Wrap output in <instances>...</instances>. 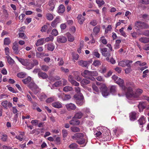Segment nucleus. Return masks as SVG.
Instances as JSON below:
<instances>
[{
  "label": "nucleus",
  "instance_id": "nucleus-40",
  "mask_svg": "<svg viewBox=\"0 0 149 149\" xmlns=\"http://www.w3.org/2000/svg\"><path fill=\"white\" fill-rule=\"evenodd\" d=\"M26 74L23 72H21L17 74V76L20 78H23L26 77Z\"/></svg>",
  "mask_w": 149,
  "mask_h": 149
},
{
  "label": "nucleus",
  "instance_id": "nucleus-23",
  "mask_svg": "<svg viewBox=\"0 0 149 149\" xmlns=\"http://www.w3.org/2000/svg\"><path fill=\"white\" fill-rule=\"evenodd\" d=\"M65 10V7L62 4L58 8V13H63Z\"/></svg>",
  "mask_w": 149,
  "mask_h": 149
},
{
  "label": "nucleus",
  "instance_id": "nucleus-31",
  "mask_svg": "<svg viewBox=\"0 0 149 149\" xmlns=\"http://www.w3.org/2000/svg\"><path fill=\"white\" fill-rule=\"evenodd\" d=\"M83 115V113L79 111L76 113L74 117L75 118L80 119L82 117Z\"/></svg>",
  "mask_w": 149,
  "mask_h": 149
},
{
  "label": "nucleus",
  "instance_id": "nucleus-14",
  "mask_svg": "<svg viewBox=\"0 0 149 149\" xmlns=\"http://www.w3.org/2000/svg\"><path fill=\"white\" fill-rule=\"evenodd\" d=\"M38 64V61L34 59L33 60V62L30 63V66L28 67V69L30 70L32 69L34 66L37 65Z\"/></svg>",
  "mask_w": 149,
  "mask_h": 149
},
{
  "label": "nucleus",
  "instance_id": "nucleus-44",
  "mask_svg": "<svg viewBox=\"0 0 149 149\" xmlns=\"http://www.w3.org/2000/svg\"><path fill=\"white\" fill-rule=\"evenodd\" d=\"M71 129L72 132H79L80 130L79 128L75 127H72Z\"/></svg>",
  "mask_w": 149,
  "mask_h": 149
},
{
  "label": "nucleus",
  "instance_id": "nucleus-27",
  "mask_svg": "<svg viewBox=\"0 0 149 149\" xmlns=\"http://www.w3.org/2000/svg\"><path fill=\"white\" fill-rule=\"evenodd\" d=\"M136 113L134 112L130 113V117L131 120H134L136 119Z\"/></svg>",
  "mask_w": 149,
  "mask_h": 149
},
{
  "label": "nucleus",
  "instance_id": "nucleus-24",
  "mask_svg": "<svg viewBox=\"0 0 149 149\" xmlns=\"http://www.w3.org/2000/svg\"><path fill=\"white\" fill-rule=\"evenodd\" d=\"M38 75L39 78H42L43 79H45L48 77L47 75L44 72H39Z\"/></svg>",
  "mask_w": 149,
  "mask_h": 149
},
{
  "label": "nucleus",
  "instance_id": "nucleus-64",
  "mask_svg": "<svg viewBox=\"0 0 149 149\" xmlns=\"http://www.w3.org/2000/svg\"><path fill=\"white\" fill-rule=\"evenodd\" d=\"M90 24L93 26H95L97 24V21L96 20H93L91 21Z\"/></svg>",
  "mask_w": 149,
  "mask_h": 149
},
{
  "label": "nucleus",
  "instance_id": "nucleus-28",
  "mask_svg": "<svg viewBox=\"0 0 149 149\" xmlns=\"http://www.w3.org/2000/svg\"><path fill=\"white\" fill-rule=\"evenodd\" d=\"M44 38V39L45 43L50 41H52L53 40L54 37L50 35L49 37Z\"/></svg>",
  "mask_w": 149,
  "mask_h": 149
},
{
  "label": "nucleus",
  "instance_id": "nucleus-7",
  "mask_svg": "<svg viewBox=\"0 0 149 149\" xmlns=\"http://www.w3.org/2000/svg\"><path fill=\"white\" fill-rule=\"evenodd\" d=\"M82 76L92 81H94L95 78L92 77L91 74V71L87 70H85L82 74Z\"/></svg>",
  "mask_w": 149,
  "mask_h": 149
},
{
  "label": "nucleus",
  "instance_id": "nucleus-48",
  "mask_svg": "<svg viewBox=\"0 0 149 149\" xmlns=\"http://www.w3.org/2000/svg\"><path fill=\"white\" fill-rule=\"evenodd\" d=\"M51 34L55 36H56L58 34V32L56 29H54L52 31Z\"/></svg>",
  "mask_w": 149,
  "mask_h": 149
},
{
  "label": "nucleus",
  "instance_id": "nucleus-61",
  "mask_svg": "<svg viewBox=\"0 0 149 149\" xmlns=\"http://www.w3.org/2000/svg\"><path fill=\"white\" fill-rule=\"evenodd\" d=\"M93 31L96 33H97L99 32L100 31V29L97 26L94 27L93 29Z\"/></svg>",
  "mask_w": 149,
  "mask_h": 149
},
{
  "label": "nucleus",
  "instance_id": "nucleus-53",
  "mask_svg": "<svg viewBox=\"0 0 149 149\" xmlns=\"http://www.w3.org/2000/svg\"><path fill=\"white\" fill-rule=\"evenodd\" d=\"M77 147V145L75 143H72L69 146V147L70 148L74 149L76 148Z\"/></svg>",
  "mask_w": 149,
  "mask_h": 149
},
{
  "label": "nucleus",
  "instance_id": "nucleus-37",
  "mask_svg": "<svg viewBox=\"0 0 149 149\" xmlns=\"http://www.w3.org/2000/svg\"><path fill=\"white\" fill-rule=\"evenodd\" d=\"M11 42V40L8 38H6L4 40V44L5 45H8Z\"/></svg>",
  "mask_w": 149,
  "mask_h": 149
},
{
  "label": "nucleus",
  "instance_id": "nucleus-33",
  "mask_svg": "<svg viewBox=\"0 0 149 149\" xmlns=\"http://www.w3.org/2000/svg\"><path fill=\"white\" fill-rule=\"evenodd\" d=\"M110 89L111 93H114L116 91L117 88L116 86L112 85L110 86Z\"/></svg>",
  "mask_w": 149,
  "mask_h": 149
},
{
  "label": "nucleus",
  "instance_id": "nucleus-41",
  "mask_svg": "<svg viewBox=\"0 0 149 149\" xmlns=\"http://www.w3.org/2000/svg\"><path fill=\"white\" fill-rule=\"evenodd\" d=\"M125 66H127L128 67H131V65L133 62V61L132 60H125Z\"/></svg>",
  "mask_w": 149,
  "mask_h": 149
},
{
  "label": "nucleus",
  "instance_id": "nucleus-25",
  "mask_svg": "<svg viewBox=\"0 0 149 149\" xmlns=\"http://www.w3.org/2000/svg\"><path fill=\"white\" fill-rule=\"evenodd\" d=\"M139 40L144 43L149 42V38L147 37H142L140 38Z\"/></svg>",
  "mask_w": 149,
  "mask_h": 149
},
{
  "label": "nucleus",
  "instance_id": "nucleus-47",
  "mask_svg": "<svg viewBox=\"0 0 149 149\" xmlns=\"http://www.w3.org/2000/svg\"><path fill=\"white\" fill-rule=\"evenodd\" d=\"M62 84V83L61 81H57L55 82V83L53 85V86H54L56 87H57L60 86Z\"/></svg>",
  "mask_w": 149,
  "mask_h": 149
},
{
  "label": "nucleus",
  "instance_id": "nucleus-11",
  "mask_svg": "<svg viewBox=\"0 0 149 149\" xmlns=\"http://www.w3.org/2000/svg\"><path fill=\"white\" fill-rule=\"evenodd\" d=\"M12 48L15 53L18 54L19 53V50H18V45L17 42L15 41L13 43Z\"/></svg>",
  "mask_w": 149,
  "mask_h": 149
},
{
  "label": "nucleus",
  "instance_id": "nucleus-49",
  "mask_svg": "<svg viewBox=\"0 0 149 149\" xmlns=\"http://www.w3.org/2000/svg\"><path fill=\"white\" fill-rule=\"evenodd\" d=\"M8 138L6 134H4L1 137V139L3 141H6Z\"/></svg>",
  "mask_w": 149,
  "mask_h": 149
},
{
  "label": "nucleus",
  "instance_id": "nucleus-9",
  "mask_svg": "<svg viewBox=\"0 0 149 149\" xmlns=\"http://www.w3.org/2000/svg\"><path fill=\"white\" fill-rule=\"evenodd\" d=\"M118 82H115L116 83L118 84L126 92L127 90V88L128 87H125L124 86V81L123 79H121L120 78L118 79Z\"/></svg>",
  "mask_w": 149,
  "mask_h": 149
},
{
  "label": "nucleus",
  "instance_id": "nucleus-57",
  "mask_svg": "<svg viewBox=\"0 0 149 149\" xmlns=\"http://www.w3.org/2000/svg\"><path fill=\"white\" fill-rule=\"evenodd\" d=\"M91 74L92 77L97 76L98 75V73L96 71H94L91 72Z\"/></svg>",
  "mask_w": 149,
  "mask_h": 149
},
{
  "label": "nucleus",
  "instance_id": "nucleus-18",
  "mask_svg": "<svg viewBox=\"0 0 149 149\" xmlns=\"http://www.w3.org/2000/svg\"><path fill=\"white\" fill-rule=\"evenodd\" d=\"M57 41L59 43H64L65 42V37L63 36H58Z\"/></svg>",
  "mask_w": 149,
  "mask_h": 149
},
{
  "label": "nucleus",
  "instance_id": "nucleus-35",
  "mask_svg": "<svg viewBox=\"0 0 149 149\" xmlns=\"http://www.w3.org/2000/svg\"><path fill=\"white\" fill-rule=\"evenodd\" d=\"M36 56L38 58H41L44 56H47V54H45L44 53H41L40 52H37L36 53Z\"/></svg>",
  "mask_w": 149,
  "mask_h": 149
},
{
  "label": "nucleus",
  "instance_id": "nucleus-60",
  "mask_svg": "<svg viewBox=\"0 0 149 149\" xmlns=\"http://www.w3.org/2000/svg\"><path fill=\"white\" fill-rule=\"evenodd\" d=\"M48 28V26L46 25H44L43 26L42 29L41 30V31L42 32H45L46 31V29H47Z\"/></svg>",
  "mask_w": 149,
  "mask_h": 149
},
{
  "label": "nucleus",
  "instance_id": "nucleus-56",
  "mask_svg": "<svg viewBox=\"0 0 149 149\" xmlns=\"http://www.w3.org/2000/svg\"><path fill=\"white\" fill-rule=\"evenodd\" d=\"M57 61H59L58 63V65H62L63 64L64 62L62 58H58L57 59Z\"/></svg>",
  "mask_w": 149,
  "mask_h": 149
},
{
  "label": "nucleus",
  "instance_id": "nucleus-13",
  "mask_svg": "<svg viewBox=\"0 0 149 149\" xmlns=\"http://www.w3.org/2000/svg\"><path fill=\"white\" fill-rule=\"evenodd\" d=\"M45 47H46L48 50L52 51L54 49V46L52 43H49L45 45Z\"/></svg>",
  "mask_w": 149,
  "mask_h": 149
},
{
  "label": "nucleus",
  "instance_id": "nucleus-29",
  "mask_svg": "<svg viewBox=\"0 0 149 149\" xmlns=\"http://www.w3.org/2000/svg\"><path fill=\"white\" fill-rule=\"evenodd\" d=\"M67 36L68 40L70 42H72L74 40V37L69 33H67Z\"/></svg>",
  "mask_w": 149,
  "mask_h": 149
},
{
  "label": "nucleus",
  "instance_id": "nucleus-50",
  "mask_svg": "<svg viewBox=\"0 0 149 149\" xmlns=\"http://www.w3.org/2000/svg\"><path fill=\"white\" fill-rule=\"evenodd\" d=\"M61 31L62 32H64L65 30V24L63 23L61 24L60 26Z\"/></svg>",
  "mask_w": 149,
  "mask_h": 149
},
{
  "label": "nucleus",
  "instance_id": "nucleus-62",
  "mask_svg": "<svg viewBox=\"0 0 149 149\" xmlns=\"http://www.w3.org/2000/svg\"><path fill=\"white\" fill-rule=\"evenodd\" d=\"M54 99L53 97H50L46 100L47 103H50L54 101Z\"/></svg>",
  "mask_w": 149,
  "mask_h": 149
},
{
  "label": "nucleus",
  "instance_id": "nucleus-21",
  "mask_svg": "<svg viewBox=\"0 0 149 149\" xmlns=\"http://www.w3.org/2000/svg\"><path fill=\"white\" fill-rule=\"evenodd\" d=\"M90 81L86 79H84L81 81V85L83 87L84 86L90 83Z\"/></svg>",
  "mask_w": 149,
  "mask_h": 149
},
{
  "label": "nucleus",
  "instance_id": "nucleus-4",
  "mask_svg": "<svg viewBox=\"0 0 149 149\" xmlns=\"http://www.w3.org/2000/svg\"><path fill=\"white\" fill-rule=\"evenodd\" d=\"M135 26L138 29H148L149 28V26L147 24L139 21L136 22Z\"/></svg>",
  "mask_w": 149,
  "mask_h": 149
},
{
  "label": "nucleus",
  "instance_id": "nucleus-54",
  "mask_svg": "<svg viewBox=\"0 0 149 149\" xmlns=\"http://www.w3.org/2000/svg\"><path fill=\"white\" fill-rule=\"evenodd\" d=\"M58 97L63 100H65V95L63 93H60L58 95Z\"/></svg>",
  "mask_w": 149,
  "mask_h": 149
},
{
  "label": "nucleus",
  "instance_id": "nucleus-52",
  "mask_svg": "<svg viewBox=\"0 0 149 149\" xmlns=\"http://www.w3.org/2000/svg\"><path fill=\"white\" fill-rule=\"evenodd\" d=\"M100 40L104 44L106 45L107 44V40L104 37H102L100 38Z\"/></svg>",
  "mask_w": 149,
  "mask_h": 149
},
{
  "label": "nucleus",
  "instance_id": "nucleus-55",
  "mask_svg": "<svg viewBox=\"0 0 149 149\" xmlns=\"http://www.w3.org/2000/svg\"><path fill=\"white\" fill-rule=\"evenodd\" d=\"M93 54L97 58H100V54L97 51H94L93 52Z\"/></svg>",
  "mask_w": 149,
  "mask_h": 149
},
{
  "label": "nucleus",
  "instance_id": "nucleus-34",
  "mask_svg": "<svg viewBox=\"0 0 149 149\" xmlns=\"http://www.w3.org/2000/svg\"><path fill=\"white\" fill-rule=\"evenodd\" d=\"M15 138L19 141H21L24 139V134L22 133L16 136H15Z\"/></svg>",
  "mask_w": 149,
  "mask_h": 149
},
{
  "label": "nucleus",
  "instance_id": "nucleus-59",
  "mask_svg": "<svg viewBox=\"0 0 149 149\" xmlns=\"http://www.w3.org/2000/svg\"><path fill=\"white\" fill-rule=\"evenodd\" d=\"M5 54L7 56L9 55L10 51L9 48L8 47H6L5 49Z\"/></svg>",
  "mask_w": 149,
  "mask_h": 149
},
{
  "label": "nucleus",
  "instance_id": "nucleus-32",
  "mask_svg": "<svg viewBox=\"0 0 149 149\" xmlns=\"http://www.w3.org/2000/svg\"><path fill=\"white\" fill-rule=\"evenodd\" d=\"M31 80V78L30 77H28L24 79H23L22 81L25 84H27L30 82Z\"/></svg>",
  "mask_w": 149,
  "mask_h": 149
},
{
  "label": "nucleus",
  "instance_id": "nucleus-51",
  "mask_svg": "<svg viewBox=\"0 0 149 149\" xmlns=\"http://www.w3.org/2000/svg\"><path fill=\"white\" fill-rule=\"evenodd\" d=\"M41 69L45 71H47L49 69V67L48 66L46 65H43L41 66Z\"/></svg>",
  "mask_w": 149,
  "mask_h": 149
},
{
  "label": "nucleus",
  "instance_id": "nucleus-26",
  "mask_svg": "<svg viewBox=\"0 0 149 149\" xmlns=\"http://www.w3.org/2000/svg\"><path fill=\"white\" fill-rule=\"evenodd\" d=\"M138 121L140 125H143L146 123L145 118L143 116H141L138 120Z\"/></svg>",
  "mask_w": 149,
  "mask_h": 149
},
{
  "label": "nucleus",
  "instance_id": "nucleus-15",
  "mask_svg": "<svg viewBox=\"0 0 149 149\" xmlns=\"http://www.w3.org/2000/svg\"><path fill=\"white\" fill-rule=\"evenodd\" d=\"M77 18L79 23L80 24H82L84 22L85 20V17L82 16L81 14L78 15L77 17Z\"/></svg>",
  "mask_w": 149,
  "mask_h": 149
},
{
  "label": "nucleus",
  "instance_id": "nucleus-8",
  "mask_svg": "<svg viewBox=\"0 0 149 149\" xmlns=\"http://www.w3.org/2000/svg\"><path fill=\"white\" fill-rule=\"evenodd\" d=\"M100 89L103 96L106 97L110 94L107 90V87L105 84H103L101 86Z\"/></svg>",
  "mask_w": 149,
  "mask_h": 149
},
{
  "label": "nucleus",
  "instance_id": "nucleus-2",
  "mask_svg": "<svg viewBox=\"0 0 149 149\" xmlns=\"http://www.w3.org/2000/svg\"><path fill=\"white\" fill-rule=\"evenodd\" d=\"M84 135L83 133H77L72 136V138L77 140L76 142L80 145L83 144L85 143V139L84 138Z\"/></svg>",
  "mask_w": 149,
  "mask_h": 149
},
{
  "label": "nucleus",
  "instance_id": "nucleus-20",
  "mask_svg": "<svg viewBox=\"0 0 149 149\" xmlns=\"http://www.w3.org/2000/svg\"><path fill=\"white\" fill-rule=\"evenodd\" d=\"M92 88H93L94 93L97 94H98L99 93H100L99 89L95 84H92Z\"/></svg>",
  "mask_w": 149,
  "mask_h": 149
},
{
  "label": "nucleus",
  "instance_id": "nucleus-6",
  "mask_svg": "<svg viewBox=\"0 0 149 149\" xmlns=\"http://www.w3.org/2000/svg\"><path fill=\"white\" fill-rule=\"evenodd\" d=\"M29 87L36 95L40 91V89L34 83H30L29 85Z\"/></svg>",
  "mask_w": 149,
  "mask_h": 149
},
{
  "label": "nucleus",
  "instance_id": "nucleus-42",
  "mask_svg": "<svg viewBox=\"0 0 149 149\" xmlns=\"http://www.w3.org/2000/svg\"><path fill=\"white\" fill-rule=\"evenodd\" d=\"M8 101L7 100H5V101L2 102L1 103V105L3 107L6 109H8L7 104Z\"/></svg>",
  "mask_w": 149,
  "mask_h": 149
},
{
  "label": "nucleus",
  "instance_id": "nucleus-19",
  "mask_svg": "<svg viewBox=\"0 0 149 149\" xmlns=\"http://www.w3.org/2000/svg\"><path fill=\"white\" fill-rule=\"evenodd\" d=\"M138 107L139 109L140 112L142 111L143 109L145 108V102H140L138 105Z\"/></svg>",
  "mask_w": 149,
  "mask_h": 149
},
{
  "label": "nucleus",
  "instance_id": "nucleus-5",
  "mask_svg": "<svg viewBox=\"0 0 149 149\" xmlns=\"http://www.w3.org/2000/svg\"><path fill=\"white\" fill-rule=\"evenodd\" d=\"M15 58L22 65L26 66V68L28 69V67H29V66H30V63L29 59L19 58L17 56H16Z\"/></svg>",
  "mask_w": 149,
  "mask_h": 149
},
{
  "label": "nucleus",
  "instance_id": "nucleus-63",
  "mask_svg": "<svg viewBox=\"0 0 149 149\" xmlns=\"http://www.w3.org/2000/svg\"><path fill=\"white\" fill-rule=\"evenodd\" d=\"M142 35L147 36H149V31L146 30L144 31L142 33Z\"/></svg>",
  "mask_w": 149,
  "mask_h": 149
},
{
  "label": "nucleus",
  "instance_id": "nucleus-10",
  "mask_svg": "<svg viewBox=\"0 0 149 149\" xmlns=\"http://www.w3.org/2000/svg\"><path fill=\"white\" fill-rule=\"evenodd\" d=\"M101 52L102 56L104 57L110 56L111 53L110 51H108V49L106 48L100 49Z\"/></svg>",
  "mask_w": 149,
  "mask_h": 149
},
{
  "label": "nucleus",
  "instance_id": "nucleus-46",
  "mask_svg": "<svg viewBox=\"0 0 149 149\" xmlns=\"http://www.w3.org/2000/svg\"><path fill=\"white\" fill-rule=\"evenodd\" d=\"M101 62L99 60H96L93 62V65L95 66H98L101 65Z\"/></svg>",
  "mask_w": 149,
  "mask_h": 149
},
{
  "label": "nucleus",
  "instance_id": "nucleus-17",
  "mask_svg": "<svg viewBox=\"0 0 149 149\" xmlns=\"http://www.w3.org/2000/svg\"><path fill=\"white\" fill-rule=\"evenodd\" d=\"M66 107L68 110H74L76 108V106L74 104L72 103L67 104Z\"/></svg>",
  "mask_w": 149,
  "mask_h": 149
},
{
  "label": "nucleus",
  "instance_id": "nucleus-12",
  "mask_svg": "<svg viewBox=\"0 0 149 149\" xmlns=\"http://www.w3.org/2000/svg\"><path fill=\"white\" fill-rule=\"evenodd\" d=\"M57 2L56 0H50L49 2V5L50 6L49 10H52L54 8L56 2Z\"/></svg>",
  "mask_w": 149,
  "mask_h": 149
},
{
  "label": "nucleus",
  "instance_id": "nucleus-1",
  "mask_svg": "<svg viewBox=\"0 0 149 149\" xmlns=\"http://www.w3.org/2000/svg\"><path fill=\"white\" fill-rule=\"evenodd\" d=\"M143 92L142 89L139 88L136 90L135 93H134L132 88L128 87L125 92V95L128 99H131L132 98L137 97Z\"/></svg>",
  "mask_w": 149,
  "mask_h": 149
},
{
  "label": "nucleus",
  "instance_id": "nucleus-45",
  "mask_svg": "<svg viewBox=\"0 0 149 149\" xmlns=\"http://www.w3.org/2000/svg\"><path fill=\"white\" fill-rule=\"evenodd\" d=\"M125 60L120 61L118 63L119 65L123 67H125Z\"/></svg>",
  "mask_w": 149,
  "mask_h": 149
},
{
  "label": "nucleus",
  "instance_id": "nucleus-30",
  "mask_svg": "<svg viewBox=\"0 0 149 149\" xmlns=\"http://www.w3.org/2000/svg\"><path fill=\"white\" fill-rule=\"evenodd\" d=\"M52 105L54 107L57 108H60L62 107L61 104L60 103L58 102L52 103Z\"/></svg>",
  "mask_w": 149,
  "mask_h": 149
},
{
  "label": "nucleus",
  "instance_id": "nucleus-3",
  "mask_svg": "<svg viewBox=\"0 0 149 149\" xmlns=\"http://www.w3.org/2000/svg\"><path fill=\"white\" fill-rule=\"evenodd\" d=\"M74 100L77 104L79 106L82 105L84 102V97L82 94H80L78 95H74Z\"/></svg>",
  "mask_w": 149,
  "mask_h": 149
},
{
  "label": "nucleus",
  "instance_id": "nucleus-22",
  "mask_svg": "<svg viewBox=\"0 0 149 149\" xmlns=\"http://www.w3.org/2000/svg\"><path fill=\"white\" fill-rule=\"evenodd\" d=\"M44 43H45L44 39V38H42L39 39L37 41L36 45L37 46H38L43 45Z\"/></svg>",
  "mask_w": 149,
  "mask_h": 149
},
{
  "label": "nucleus",
  "instance_id": "nucleus-43",
  "mask_svg": "<svg viewBox=\"0 0 149 149\" xmlns=\"http://www.w3.org/2000/svg\"><path fill=\"white\" fill-rule=\"evenodd\" d=\"M40 100L41 101H43L47 98L46 95L43 93H42L40 96H38Z\"/></svg>",
  "mask_w": 149,
  "mask_h": 149
},
{
  "label": "nucleus",
  "instance_id": "nucleus-58",
  "mask_svg": "<svg viewBox=\"0 0 149 149\" xmlns=\"http://www.w3.org/2000/svg\"><path fill=\"white\" fill-rule=\"evenodd\" d=\"M119 31L121 33V35L125 37L126 36V35L123 31V28L122 27L119 30Z\"/></svg>",
  "mask_w": 149,
  "mask_h": 149
},
{
  "label": "nucleus",
  "instance_id": "nucleus-38",
  "mask_svg": "<svg viewBox=\"0 0 149 149\" xmlns=\"http://www.w3.org/2000/svg\"><path fill=\"white\" fill-rule=\"evenodd\" d=\"M6 58H7L8 62L9 64H11L13 63L14 62L13 60L9 56V55L6 56Z\"/></svg>",
  "mask_w": 149,
  "mask_h": 149
},
{
  "label": "nucleus",
  "instance_id": "nucleus-36",
  "mask_svg": "<svg viewBox=\"0 0 149 149\" xmlns=\"http://www.w3.org/2000/svg\"><path fill=\"white\" fill-rule=\"evenodd\" d=\"M46 18L49 20H52L54 18L53 15L49 13H47L46 15Z\"/></svg>",
  "mask_w": 149,
  "mask_h": 149
},
{
  "label": "nucleus",
  "instance_id": "nucleus-16",
  "mask_svg": "<svg viewBox=\"0 0 149 149\" xmlns=\"http://www.w3.org/2000/svg\"><path fill=\"white\" fill-rule=\"evenodd\" d=\"M78 63L79 65L83 67H86L88 64L87 61H83L82 60L78 61Z\"/></svg>",
  "mask_w": 149,
  "mask_h": 149
},
{
  "label": "nucleus",
  "instance_id": "nucleus-39",
  "mask_svg": "<svg viewBox=\"0 0 149 149\" xmlns=\"http://www.w3.org/2000/svg\"><path fill=\"white\" fill-rule=\"evenodd\" d=\"M96 2L99 7H101L105 3V2L103 0H96Z\"/></svg>",
  "mask_w": 149,
  "mask_h": 149
}]
</instances>
